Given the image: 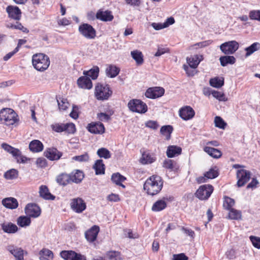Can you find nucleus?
Instances as JSON below:
<instances>
[{"label":"nucleus","mask_w":260,"mask_h":260,"mask_svg":"<svg viewBox=\"0 0 260 260\" xmlns=\"http://www.w3.org/2000/svg\"><path fill=\"white\" fill-rule=\"evenodd\" d=\"M31 220L29 217L21 216L17 218V223L21 227H25L29 226Z\"/></svg>","instance_id":"44"},{"label":"nucleus","mask_w":260,"mask_h":260,"mask_svg":"<svg viewBox=\"0 0 260 260\" xmlns=\"http://www.w3.org/2000/svg\"><path fill=\"white\" fill-rule=\"evenodd\" d=\"M39 194L41 197L45 200H53L55 197L51 194L47 186L41 185L39 188Z\"/></svg>","instance_id":"29"},{"label":"nucleus","mask_w":260,"mask_h":260,"mask_svg":"<svg viewBox=\"0 0 260 260\" xmlns=\"http://www.w3.org/2000/svg\"><path fill=\"white\" fill-rule=\"evenodd\" d=\"M219 61L222 67L226 66L228 64H234L236 61V58L233 56L225 55L221 56Z\"/></svg>","instance_id":"36"},{"label":"nucleus","mask_w":260,"mask_h":260,"mask_svg":"<svg viewBox=\"0 0 260 260\" xmlns=\"http://www.w3.org/2000/svg\"><path fill=\"white\" fill-rule=\"evenodd\" d=\"M213 188L212 185L205 184L201 185L197 190L196 195L200 200H207L211 195Z\"/></svg>","instance_id":"10"},{"label":"nucleus","mask_w":260,"mask_h":260,"mask_svg":"<svg viewBox=\"0 0 260 260\" xmlns=\"http://www.w3.org/2000/svg\"><path fill=\"white\" fill-rule=\"evenodd\" d=\"M127 106L131 111L140 114L145 113L148 110L147 105L142 101L138 99L130 100L128 103Z\"/></svg>","instance_id":"4"},{"label":"nucleus","mask_w":260,"mask_h":260,"mask_svg":"<svg viewBox=\"0 0 260 260\" xmlns=\"http://www.w3.org/2000/svg\"><path fill=\"white\" fill-rule=\"evenodd\" d=\"M71 177V182L79 183L84 177V173L79 170H76L69 174Z\"/></svg>","instance_id":"23"},{"label":"nucleus","mask_w":260,"mask_h":260,"mask_svg":"<svg viewBox=\"0 0 260 260\" xmlns=\"http://www.w3.org/2000/svg\"><path fill=\"white\" fill-rule=\"evenodd\" d=\"M32 63L37 70L44 71L49 66L50 60L48 56L44 54H36L32 56Z\"/></svg>","instance_id":"2"},{"label":"nucleus","mask_w":260,"mask_h":260,"mask_svg":"<svg viewBox=\"0 0 260 260\" xmlns=\"http://www.w3.org/2000/svg\"><path fill=\"white\" fill-rule=\"evenodd\" d=\"M12 29H16L22 30L24 32H28V30L24 27L20 23L16 22L15 24H13Z\"/></svg>","instance_id":"61"},{"label":"nucleus","mask_w":260,"mask_h":260,"mask_svg":"<svg viewBox=\"0 0 260 260\" xmlns=\"http://www.w3.org/2000/svg\"><path fill=\"white\" fill-rule=\"evenodd\" d=\"M18 171L15 169H11L6 172L4 174V177L7 179L12 180L18 177Z\"/></svg>","instance_id":"49"},{"label":"nucleus","mask_w":260,"mask_h":260,"mask_svg":"<svg viewBox=\"0 0 260 260\" xmlns=\"http://www.w3.org/2000/svg\"><path fill=\"white\" fill-rule=\"evenodd\" d=\"M237 177L238 179L237 185L239 187L244 185L250 179V173L245 170H238L237 173Z\"/></svg>","instance_id":"13"},{"label":"nucleus","mask_w":260,"mask_h":260,"mask_svg":"<svg viewBox=\"0 0 260 260\" xmlns=\"http://www.w3.org/2000/svg\"><path fill=\"white\" fill-rule=\"evenodd\" d=\"M112 181L118 185L122 186L123 188L125 187V186L122 184V182L125 180V178L119 173H116L112 175L111 177Z\"/></svg>","instance_id":"43"},{"label":"nucleus","mask_w":260,"mask_h":260,"mask_svg":"<svg viewBox=\"0 0 260 260\" xmlns=\"http://www.w3.org/2000/svg\"><path fill=\"white\" fill-rule=\"evenodd\" d=\"M181 147L175 145L168 146L167 150V155L168 157L171 158L178 155L181 153Z\"/></svg>","instance_id":"28"},{"label":"nucleus","mask_w":260,"mask_h":260,"mask_svg":"<svg viewBox=\"0 0 260 260\" xmlns=\"http://www.w3.org/2000/svg\"><path fill=\"white\" fill-rule=\"evenodd\" d=\"M260 49V43L258 42H255L251 44L250 46L246 48L245 50L246 51L245 56H249L253 53L254 52Z\"/></svg>","instance_id":"40"},{"label":"nucleus","mask_w":260,"mask_h":260,"mask_svg":"<svg viewBox=\"0 0 260 260\" xmlns=\"http://www.w3.org/2000/svg\"><path fill=\"white\" fill-rule=\"evenodd\" d=\"M2 147L8 152L12 154L19 163H26L27 160H29V158L22 155L19 149L15 148L7 144L3 143Z\"/></svg>","instance_id":"5"},{"label":"nucleus","mask_w":260,"mask_h":260,"mask_svg":"<svg viewBox=\"0 0 260 260\" xmlns=\"http://www.w3.org/2000/svg\"><path fill=\"white\" fill-rule=\"evenodd\" d=\"M29 148L33 152H39L43 150V145L39 140H34L29 143Z\"/></svg>","instance_id":"30"},{"label":"nucleus","mask_w":260,"mask_h":260,"mask_svg":"<svg viewBox=\"0 0 260 260\" xmlns=\"http://www.w3.org/2000/svg\"><path fill=\"white\" fill-rule=\"evenodd\" d=\"M155 160V158L153 155L148 152H144L142 153V157L140 159L141 163L144 165L151 164Z\"/></svg>","instance_id":"34"},{"label":"nucleus","mask_w":260,"mask_h":260,"mask_svg":"<svg viewBox=\"0 0 260 260\" xmlns=\"http://www.w3.org/2000/svg\"><path fill=\"white\" fill-rule=\"evenodd\" d=\"M78 110L79 108L78 106L73 105V109L72 112L70 113V116L73 118L76 119L78 117Z\"/></svg>","instance_id":"63"},{"label":"nucleus","mask_w":260,"mask_h":260,"mask_svg":"<svg viewBox=\"0 0 260 260\" xmlns=\"http://www.w3.org/2000/svg\"><path fill=\"white\" fill-rule=\"evenodd\" d=\"M99 68L97 66L93 67L92 69L87 71H84L83 74L88 78L90 77L92 79H96L99 75Z\"/></svg>","instance_id":"37"},{"label":"nucleus","mask_w":260,"mask_h":260,"mask_svg":"<svg viewBox=\"0 0 260 260\" xmlns=\"http://www.w3.org/2000/svg\"><path fill=\"white\" fill-rule=\"evenodd\" d=\"M71 209L78 213H82L86 208V205L84 200L80 198H74L71 200L70 203Z\"/></svg>","instance_id":"11"},{"label":"nucleus","mask_w":260,"mask_h":260,"mask_svg":"<svg viewBox=\"0 0 260 260\" xmlns=\"http://www.w3.org/2000/svg\"><path fill=\"white\" fill-rule=\"evenodd\" d=\"M165 89L160 87L149 88L145 92V96L149 99H156L164 95Z\"/></svg>","instance_id":"12"},{"label":"nucleus","mask_w":260,"mask_h":260,"mask_svg":"<svg viewBox=\"0 0 260 260\" xmlns=\"http://www.w3.org/2000/svg\"><path fill=\"white\" fill-rule=\"evenodd\" d=\"M212 43V41L208 40L201 42H199L194 44L192 47L195 48H202L209 46Z\"/></svg>","instance_id":"57"},{"label":"nucleus","mask_w":260,"mask_h":260,"mask_svg":"<svg viewBox=\"0 0 260 260\" xmlns=\"http://www.w3.org/2000/svg\"><path fill=\"white\" fill-rule=\"evenodd\" d=\"M167 206L165 201L159 200L156 201L153 205L152 210L153 211H160L166 208Z\"/></svg>","instance_id":"46"},{"label":"nucleus","mask_w":260,"mask_h":260,"mask_svg":"<svg viewBox=\"0 0 260 260\" xmlns=\"http://www.w3.org/2000/svg\"><path fill=\"white\" fill-rule=\"evenodd\" d=\"M45 156L51 160H58L62 155V153L54 148L48 149L45 152Z\"/></svg>","instance_id":"21"},{"label":"nucleus","mask_w":260,"mask_h":260,"mask_svg":"<svg viewBox=\"0 0 260 260\" xmlns=\"http://www.w3.org/2000/svg\"><path fill=\"white\" fill-rule=\"evenodd\" d=\"M60 256L65 260H73L76 256V253L73 251H62L60 252Z\"/></svg>","instance_id":"48"},{"label":"nucleus","mask_w":260,"mask_h":260,"mask_svg":"<svg viewBox=\"0 0 260 260\" xmlns=\"http://www.w3.org/2000/svg\"><path fill=\"white\" fill-rule=\"evenodd\" d=\"M131 56L135 60L137 65H141L144 62L143 55L141 51L138 50H135L131 51Z\"/></svg>","instance_id":"33"},{"label":"nucleus","mask_w":260,"mask_h":260,"mask_svg":"<svg viewBox=\"0 0 260 260\" xmlns=\"http://www.w3.org/2000/svg\"><path fill=\"white\" fill-rule=\"evenodd\" d=\"M173 127L171 125H165L161 127L160 133L166 137L167 140H169L171 138V134L173 132Z\"/></svg>","instance_id":"45"},{"label":"nucleus","mask_w":260,"mask_h":260,"mask_svg":"<svg viewBox=\"0 0 260 260\" xmlns=\"http://www.w3.org/2000/svg\"><path fill=\"white\" fill-rule=\"evenodd\" d=\"M1 227L5 233L8 234L15 233L18 230L16 224L8 222H6L2 224Z\"/></svg>","instance_id":"24"},{"label":"nucleus","mask_w":260,"mask_h":260,"mask_svg":"<svg viewBox=\"0 0 260 260\" xmlns=\"http://www.w3.org/2000/svg\"><path fill=\"white\" fill-rule=\"evenodd\" d=\"M218 175L217 171L211 169L209 171L205 173L204 177H200L198 178L197 181L199 183H201L206 181L207 179H213L217 177Z\"/></svg>","instance_id":"25"},{"label":"nucleus","mask_w":260,"mask_h":260,"mask_svg":"<svg viewBox=\"0 0 260 260\" xmlns=\"http://www.w3.org/2000/svg\"><path fill=\"white\" fill-rule=\"evenodd\" d=\"M173 260H188V257L183 253L178 254H174Z\"/></svg>","instance_id":"64"},{"label":"nucleus","mask_w":260,"mask_h":260,"mask_svg":"<svg viewBox=\"0 0 260 260\" xmlns=\"http://www.w3.org/2000/svg\"><path fill=\"white\" fill-rule=\"evenodd\" d=\"M57 101L60 110H66L68 108L69 103L67 99L59 98L57 99Z\"/></svg>","instance_id":"51"},{"label":"nucleus","mask_w":260,"mask_h":260,"mask_svg":"<svg viewBox=\"0 0 260 260\" xmlns=\"http://www.w3.org/2000/svg\"><path fill=\"white\" fill-rule=\"evenodd\" d=\"M26 214L31 217H38L41 214L40 208L35 204H28L25 208Z\"/></svg>","instance_id":"15"},{"label":"nucleus","mask_w":260,"mask_h":260,"mask_svg":"<svg viewBox=\"0 0 260 260\" xmlns=\"http://www.w3.org/2000/svg\"><path fill=\"white\" fill-rule=\"evenodd\" d=\"M162 186L161 178L157 175H152L146 180L143 188L148 194L154 196L160 192Z\"/></svg>","instance_id":"1"},{"label":"nucleus","mask_w":260,"mask_h":260,"mask_svg":"<svg viewBox=\"0 0 260 260\" xmlns=\"http://www.w3.org/2000/svg\"><path fill=\"white\" fill-rule=\"evenodd\" d=\"M169 52V50L167 48H162L159 47L157 49L156 52L155 53L154 56L156 57L160 56L166 53Z\"/></svg>","instance_id":"60"},{"label":"nucleus","mask_w":260,"mask_h":260,"mask_svg":"<svg viewBox=\"0 0 260 260\" xmlns=\"http://www.w3.org/2000/svg\"><path fill=\"white\" fill-rule=\"evenodd\" d=\"M186 60L189 67L193 69H196L201 61V59L199 58V56L197 55H194L190 57H187Z\"/></svg>","instance_id":"41"},{"label":"nucleus","mask_w":260,"mask_h":260,"mask_svg":"<svg viewBox=\"0 0 260 260\" xmlns=\"http://www.w3.org/2000/svg\"><path fill=\"white\" fill-rule=\"evenodd\" d=\"M93 168L95 171L96 175L104 174L105 173V165L102 159H99L96 161L93 166Z\"/></svg>","instance_id":"38"},{"label":"nucleus","mask_w":260,"mask_h":260,"mask_svg":"<svg viewBox=\"0 0 260 260\" xmlns=\"http://www.w3.org/2000/svg\"><path fill=\"white\" fill-rule=\"evenodd\" d=\"M163 167L166 169H169L171 171H177L179 167L176 162L171 159H168L164 161L163 163Z\"/></svg>","instance_id":"42"},{"label":"nucleus","mask_w":260,"mask_h":260,"mask_svg":"<svg viewBox=\"0 0 260 260\" xmlns=\"http://www.w3.org/2000/svg\"><path fill=\"white\" fill-rule=\"evenodd\" d=\"M87 128L92 134L100 135L104 134L105 130L104 124L100 122H91L88 124Z\"/></svg>","instance_id":"16"},{"label":"nucleus","mask_w":260,"mask_h":260,"mask_svg":"<svg viewBox=\"0 0 260 260\" xmlns=\"http://www.w3.org/2000/svg\"><path fill=\"white\" fill-rule=\"evenodd\" d=\"M179 114L180 117L184 120H188L192 119L195 112L193 109L190 106H185L179 110Z\"/></svg>","instance_id":"17"},{"label":"nucleus","mask_w":260,"mask_h":260,"mask_svg":"<svg viewBox=\"0 0 260 260\" xmlns=\"http://www.w3.org/2000/svg\"><path fill=\"white\" fill-rule=\"evenodd\" d=\"M97 154L100 157H103L108 159L111 157V153L110 151L105 148H101L98 149Z\"/></svg>","instance_id":"50"},{"label":"nucleus","mask_w":260,"mask_h":260,"mask_svg":"<svg viewBox=\"0 0 260 260\" xmlns=\"http://www.w3.org/2000/svg\"><path fill=\"white\" fill-rule=\"evenodd\" d=\"M16 114L10 108H4L0 111V121L7 125H13L17 120Z\"/></svg>","instance_id":"3"},{"label":"nucleus","mask_w":260,"mask_h":260,"mask_svg":"<svg viewBox=\"0 0 260 260\" xmlns=\"http://www.w3.org/2000/svg\"><path fill=\"white\" fill-rule=\"evenodd\" d=\"M79 31L85 38L88 39H93L96 36V31L90 24L83 23L79 27Z\"/></svg>","instance_id":"9"},{"label":"nucleus","mask_w":260,"mask_h":260,"mask_svg":"<svg viewBox=\"0 0 260 260\" xmlns=\"http://www.w3.org/2000/svg\"><path fill=\"white\" fill-rule=\"evenodd\" d=\"M250 240H251L253 245L255 247L259 249L260 248V238L254 237V236H250Z\"/></svg>","instance_id":"58"},{"label":"nucleus","mask_w":260,"mask_h":260,"mask_svg":"<svg viewBox=\"0 0 260 260\" xmlns=\"http://www.w3.org/2000/svg\"><path fill=\"white\" fill-rule=\"evenodd\" d=\"M51 127L53 131L57 133L65 132L68 134H74L76 131L75 125L73 123H54Z\"/></svg>","instance_id":"6"},{"label":"nucleus","mask_w":260,"mask_h":260,"mask_svg":"<svg viewBox=\"0 0 260 260\" xmlns=\"http://www.w3.org/2000/svg\"><path fill=\"white\" fill-rule=\"evenodd\" d=\"M107 256L111 260H118L119 257V253L117 251H110L108 253Z\"/></svg>","instance_id":"59"},{"label":"nucleus","mask_w":260,"mask_h":260,"mask_svg":"<svg viewBox=\"0 0 260 260\" xmlns=\"http://www.w3.org/2000/svg\"><path fill=\"white\" fill-rule=\"evenodd\" d=\"M6 11L8 15L9 18L19 20L21 17V12L20 9L17 6L9 5L6 9Z\"/></svg>","instance_id":"14"},{"label":"nucleus","mask_w":260,"mask_h":260,"mask_svg":"<svg viewBox=\"0 0 260 260\" xmlns=\"http://www.w3.org/2000/svg\"><path fill=\"white\" fill-rule=\"evenodd\" d=\"M96 18L103 21H111L113 19V16L111 11L99 10L96 14Z\"/></svg>","instance_id":"20"},{"label":"nucleus","mask_w":260,"mask_h":260,"mask_svg":"<svg viewBox=\"0 0 260 260\" xmlns=\"http://www.w3.org/2000/svg\"><path fill=\"white\" fill-rule=\"evenodd\" d=\"M2 204L7 208L16 209L18 206L17 200L14 198H7L2 200Z\"/></svg>","instance_id":"27"},{"label":"nucleus","mask_w":260,"mask_h":260,"mask_svg":"<svg viewBox=\"0 0 260 260\" xmlns=\"http://www.w3.org/2000/svg\"><path fill=\"white\" fill-rule=\"evenodd\" d=\"M39 256L40 260H51L53 258L52 251L46 248H43L39 252Z\"/></svg>","instance_id":"32"},{"label":"nucleus","mask_w":260,"mask_h":260,"mask_svg":"<svg viewBox=\"0 0 260 260\" xmlns=\"http://www.w3.org/2000/svg\"><path fill=\"white\" fill-rule=\"evenodd\" d=\"M56 181L60 185L66 186L71 183V177L67 173H61L57 176Z\"/></svg>","instance_id":"26"},{"label":"nucleus","mask_w":260,"mask_h":260,"mask_svg":"<svg viewBox=\"0 0 260 260\" xmlns=\"http://www.w3.org/2000/svg\"><path fill=\"white\" fill-rule=\"evenodd\" d=\"M229 217L231 219L239 220L241 219V212L240 211L232 208L229 210Z\"/></svg>","instance_id":"47"},{"label":"nucleus","mask_w":260,"mask_h":260,"mask_svg":"<svg viewBox=\"0 0 260 260\" xmlns=\"http://www.w3.org/2000/svg\"><path fill=\"white\" fill-rule=\"evenodd\" d=\"M249 17L252 20L260 21V10H253L249 12Z\"/></svg>","instance_id":"56"},{"label":"nucleus","mask_w":260,"mask_h":260,"mask_svg":"<svg viewBox=\"0 0 260 260\" xmlns=\"http://www.w3.org/2000/svg\"><path fill=\"white\" fill-rule=\"evenodd\" d=\"M120 70L114 65H109L106 69V73L107 76L110 78H114L119 74Z\"/></svg>","instance_id":"35"},{"label":"nucleus","mask_w":260,"mask_h":260,"mask_svg":"<svg viewBox=\"0 0 260 260\" xmlns=\"http://www.w3.org/2000/svg\"><path fill=\"white\" fill-rule=\"evenodd\" d=\"M211 86L215 88H220L224 84V78L222 77H215L212 78L209 81Z\"/></svg>","instance_id":"39"},{"label":"nucleus","mask_w":260,"mask_h":260,"mask_svg":"<svg viewBox=\"0 0 260 260\" xmlns=\"http://www.w3.org/2000/svg\"><path fill=\"white\" fill-rule=\"evenodd\" d=\"M72 160L77 161L78 162H86L89 159V156L87 153L78 156H75L72 157Z\"/></svg>","instance_id":"54"},{"label":"nucleus","mask_w":260,"mask_h":260,"mask_svg":"<svg viewBox=\"0 0 260 260\" xmlns=\"http://www.w3.org/2000/svg\"><path fill=\"white\" fill-rule=\"evenodd\" d=\"M95 95L97 99L100 100H107L111 95L112 91L108 85L103 86L98 84L95 89Z\"/></svg>","instance_id":"7"},{"label":"nucleus","mask_w":260,"mask_h":260,"mask_svg":"<svg viewBox=\"0 0 260 260\" xmlns=\"http://www.w3.org/2000/svg\"><path fill=\"white\" fill-rule=\"evenodd\" d=\"M239 48V43L236 41H231L222 43L220 46V49L224 54H234Z\"/></svg>","instance_id":"8"},{"label":"nucleus","mask_w":260,"mask_h":260,"mask_svg":"<svg viewBox=\"0 0 260 260\" xmlns=\"http://www.w3.org/2000/svg\"><path fill=\"white\" fill-rule=\"evenodd\" d=\"M214 122L215 126L220 128L224 129L225 126L226 125V123L224 122L223 119L219 116H216L215 117Z\"/></svg>","instance_id":"55"},{"label":"nucleus","mask_w":260,"mask_h":260,"mask_svg":"<svg viewBox=\"0 0 260 260\" xmlns=\"http://www.w3.org/2000/svg\"><path fill=\"white\" fill-rule=\"evenodd\" d=\"M36 164L38 167L45 168L47 166V162L45 158L39 157L36 160Z\"/></svg>","instance_id":"62"},{"label":"nucleus","mask_w":260,"mask_h":260,"mask_svg":"<svg viewBox=\"0 0 260 260\" xmlns=\"http://www.w3.org/2000/svg\"><path fill=\"white\" fill-rule=\"evenodd\" d=\"M77 84L81 88L90 89L92 87L91 80L86 76L80 77L77 80Z\"/></svg>","instance_id":"22"},{"label":"nucleus","mask_w":260,"mask_h":260,"mask_svg":"<svg viewBox=\"0 0 260 260\" xmlns=\"http://www.w3.org/2000/svg\"><path fill=\"white\" fill-rule=\"evenodd\" d=\"M235 203V202L234 200L229 197H225L224 199L223 206L226 209L229 210L232 209V207L234 206Z\"/></svg>","instance_id":"53"},{"label":"nucleus","mask_w":260,"mask_h":260,"mask_svg":"<svg viewBox=\"0 0 260 260\" xmlns=\"http://www.w3.org/2000/svg\"><path fill=\"white\" fill-rule=\"evenodd\" d=\"M211 94L213 96L219 101H226L227 98L225 97V95L223 92L216 91L214 90H211Z\"/></svg>","instance_id":"52"},{"label":"nucleus","mask_w":260,"mask_h":260,"mask_svg":"<svg viewBox=\"0 0 260 260\" xmlns=\"http://www.w3.org/2000/svg\"><path fill=\"white\" fill-rule=\"evenodd\" d=\"M204 150L210 156L214 158H218L222 155V153L220 150L212 147L206 146L204 148Z\"/></svg>","instance_id":"31"},{"label":"nucleus","mask_w":260,"mask_h":260,"mask_svg":"<svg viewBox=\"0 0 260 260\" xmlns=\"http://www.w3.org/2000/svg\"><path fill=\"white\" fill-rule=\"evenodd\" d=\"M100 231V228L97 225L93 226L91 229L86 232L85 235L87 240L90 242L94 241Z\"/></svg>","instance_id":"19"},{"label":"nucleus","mask_w":260,"mask_h":260,"mask_svg":"<svg viewBox=\"0 0 260 260\" xmlns=\"http://www.w3.org/2000/svg\"><path fill=\"white\" fill-rule=\"evenodd\" d=\"M6 248L15 257L16 260H24L23 258L24 251L21 248L14 245H9Z\"/></svg>","instance_id":"18"}]
</instances>
